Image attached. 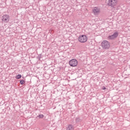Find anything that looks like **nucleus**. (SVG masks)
I'll return each mask as SVG.
<instances>
[{
  "mask_svg": "<svg viewBox=\"0 0 130 130\" xmlns=\"http://www.w3.org/2000/svg\"><path fill=\"white\" fill-rule=\"evenodd\" d=\"M118 36V32H114L112 35L109 36L108 37V38L110 40L114 39L115 38H116Z\"/></svg>",
  "mask_w": 130,
  "mask_h": 130,
  "instance_id": "6",
  "label": "nucleus"
},
{
  "mask_svg": "<svg viewBox=\"0 0 130 130\" xmlns=\"http://www.w3.org/2000/svg\"><path fill=\"white\" fill-rule=\"evenodd\" d=\"M70 66H78V60L76 59H72L69 61Z\"/></svg>",
  "mask_w": 130,
  "mask_h": 130,
  "instance_id": "5",
  "label": "nucleus"
},
{
  "mask_svg": "<svg viewBox=\"0 0 130 130\" xmlns=\"http://www.w3.org/2000/svg\"><path fill=\"white\" fill-rule=\"evenodd\" d=\"M38 117H39V118H43V117H44V115H43V114H41L39 115Z\"/></svg>",
  "mask_w": 130,
  "mask_h": 130,
  "instance_id": "11",
  "label": "nucleus"
},
{
  "mask_svg": "<svg viewBox=\"0 0 130 130\" xmlns=\"http://www.w3.org/2000/svg\"><path fill=\"white\" fill-rule=\"evenodd\" d=\"M42 57V54H40L38 56V59H39V60H41Z\"/></svg>",
  "mask_w": 130,
  "mask_h": 130,
  "instance_id": "10",
  "label": "nucleus"
},
{
  "mask_svg": "<svg viewBox=\"0 0 130 130\" xmlns=\"http://www.w3.org/2000/svg\"><path fill=\"white\" fill-rule=\"evenodd\" d=\"M78 40L79 42H81V43H85V42H87V40H88V38H87V36L86 35H82L80 36L78 38Z\"/></svg>",
  "mask_w": 130,
  "mask_h": 130,
  "instance_id": "2",
  "label": "nucleus"
},
{
  "mask_svg": "<svg viewBox=\"0 0 130 130\" xmlns=\"http://www.w3.org/2000/svg\"><path fill=\"white\" fill-rule=\"evenodd\" d=\"M102 47L103 49H108L110 47V44L107 41H104L102 43Z\"/></svg>",
  "mask_w": 130,
  "mask_h": 130,
  "instance_id": "1",
  "label": "nucleus"
},
{
  "mask_svg": "<svg viewBox=\"0 0 130 130\" xmlns=\"http://www.w3.org/2000/svg\"><path fill=\"white\" fill-rule=\"evenodd\" d=\"M20 83L21 84V85H24V84H25V81L24 80H21L20 81Z\"/></svg>",
  "mask_w": 130,
  "mask_h": 130,
  "instance_id": "12",
  "label": "nucleus"
},
{
  "mask_svg": "<svg viewBox=\"0 0 130 130\" xmlns=\"http://www.w3.org/2000/svg\"><path fill=\"white\" fill-rule=\"evenodd\" d=\"M67 130H74V127L72 125H69L67 127Z\"/></svg>",
  "mask_w": 130,
  "mask_h": 130,
  "instance_id": "8",
  "label": "nucleus"
},
{
  "mask_svg": "<svg viewBox=\"0 0 130 130\" xmlns=\"http://www.w3.org/2000/svg\"><path fill=\"white\" fill-rule=\"evenodd\" d=\"M103 90H106V87H105V86H103L102 88Z\"/></svg>",
  "mask_w": 130,
  "mask_h": 130,
  "instance_id": "13",
  "label": "nucleus"
},
{
  "mask_svg": "<svg viewBox=\"0 0 130 130\" xmlns=\"http://www.w3.org/2000/svg\"><path fill=\"white\" fill-rule=\"evenodd\" d=\"M2 21L5 23H8L10 21V16L9 15H5L3 16Z\"/></svg>",
  "mask_w": 130,
  "mask_h": 130,
  "instance_id": "4",
  "label": "nucleus"
},
{
  "mask_svg": "<svg viewBox=\"0 0 130 130\" xmlns=\"http://www.w3.org/2000/svg\"><path fill=\"white\" fill-rule=\"evenodd\" d=\"M16 79H17L18 80H19V79H21V78H22V75L19 74L17 76H16Z\"/></svg>",
  "mask_w": 130,
  "mask_h": 130,
  "instance_id": "9",
  "label": "nucleus"
},
{
  "mask_svg": "<svg viewBox=\"0 0 130 130\" xmlns=\"http://www.w3.org/2000/svg\"><path fill=\"white\" fill-rule=\"evenodd\" d=\"M117 4V0H108V6L110 7H114Z\"/></svg>",
  "mask_w": 130,
  "mask_h": 130,
  "instance_id": "3",
  "label": "nucleus"
},
{
  "mask_svg": "<svg viewBox=\"0 0 130 130\" xmlns=\"http://www.w3.org/2000/svg\"><path fill=\"white\" fill-rule=\"evenodd\" d=\"M100 12V9H98L97 7H95L93 10V12L94 15H98L99 13Z\"/></svg>",
  "mask_w": 130,
  "mask_h": 130,
  "instance_id": "7",
  "label": "nucleus"
}]
</instances>
